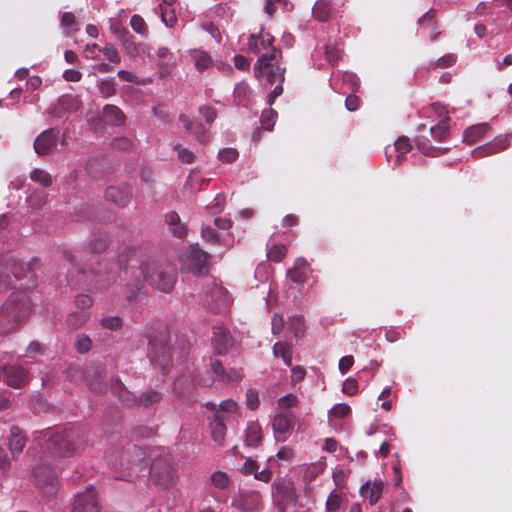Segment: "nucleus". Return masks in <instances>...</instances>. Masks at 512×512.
Returning <instances> with one entry per match:
<instances>
[{
    "mask_svg": "<svg viewBox=\"0 0 512 512\" xmlns=\"http://www.w3.org/2000/svg\"><path fill=\"white\" fill-rule=\"evenodd\" d=\"M286 67L282 65V52L272 49L271 53L259 56L254 65V74L258 79L265 78L269 84H275V88L269 93L267 102L271 106L276 98L283 93Z\"/></svg>",
    "mask_w": 512,
    "mask_h": 512,
    "instance_id": "1",
    "label": "nucleus"
},
{
    "mask_svg": "<svg viewBox=\"0 0 512 512\" xmlns=\"http://www.w3.org/2000/svg\"><path fill=\"white\" fill-rule=\"evenodd\" d=\"M31 309L32 304L27 292L14 291L0 309V334L8 335L14 332L29 316Z\"/></svg>",
    "mask_w": 512,
    "mask_h": 512,
    "instance_id": "2",
    "label": "nucleus"
},
{
    "mask_svg": "<svg viewBox=\"0 0 512 512\" xmlns=\"http://www.w3.org/2000/svg\"><path fill=\"white\" fill-rule=\"evenodd\" d=\"M41 437L45 449L59 456L74 454L85 442L83 433L76 428L62 431L44 430L41 432Z\"/></svg>",
    "mask_w": 512,
    "mask_h": 512,
    "instance_id": "3",
    "label": "nucleus"
},
{
    "mask_svg": "<svg viewBox=\"0 0 512 512\" xmlns=\"http://www.w3.org/2000/svg\"><path fill=\"white\" fill-rule=\"evenodd\" d=\"M67 261L73 266L68 273V282L71 285H85L91 290H103L109 287L115 277L110 273H101L90 269L88 271L78 267L77 257L71 252H64Z\"/></svg>",
    "mask_w": 512,
    "mask_h": 512,
    "instance_id": "4",
    "label": "nucleus"
},
{
    "mask_svg": "<svg viewBox=\"0 0 512 512\" xmlns=\"http://www.w3.org/2000/svg\"><path fill=\"white\" fill-rule=\"evenodd\" d=\"M140 268L149 285L164 293H170L173 290L176 283V270L171 264L149 260Z\"/></svg>",
    "mask_w": 512,
    "mask_h": 512,
    "instance_id": "5",
    "label": "nucleus"
},
{
    "mask_svg": "<svg viewBox=\"0 0 512 512\" xmlns=\"http://www.w3.org/2000/svg\"><path fill=\"white\" fill-rule=\"evenodd\" d=\"M150 476L154 484L161 488L172 487L178 479L176 468L167 457H159L153 461Z\"/></svg>",
    "mask_w": 512,
    "mask_h": 512,
    "instance_id": "6",
    "label": "nucleus"
},
{
    "mask_svg": "<svg viewBox=\"0 0 512 512\" xmlns=\"http://www.w3.org/2000/svg\"><path fill=\"white\" fill-rule=\"evenodd\" d=\"M149 358L152 365L163 372L168 368L172 356L165 335L161 334L149 340Z\"/></svg>",
    "mask_w": 512,
    "mask_h": 512,
    "instance_id": "7",
    "label": "nucleus"
},
{
    "mask_svg": "<svg viewBox=\"0 0 512 512\" xmlns=\"http://www.w3.org/2000/svg\"><path fill=\"white\" fill-rule=\"evenodd\" d=\"M33 476L37 487L47 496L57 492V478L53 469L47 464H37L33 468Z\"/></svg>",
    "mask_w": 512,
    "mask_h": 512,
    "instance_id": "8",
    "label": "nucleus"
},
{
    "mask_svg": "<svg viewBox=\"0 0 512 512\" xmlns=\"http://www.w3.org/2000/svg\"><path fill=\"white\" fill-rule=\"evenodd\" d=\"M208 253L196 246H191L183 258L182 269L196 275L208 272Z\"/></svg>",
    "mask_w": 512,
    "mask_h": 512,
    "instance_id": "9",
    "label": "nucleus"
},
{
    "mask_svg": "<svg viewBox=\"0 0 512 512\" xmlns=\"http://www.w3.org/2000/svg\"><path fill=\"white\" fill-rule=\"evenodd\" d=\"M101 505L98 494L93 486L75 496L73 512H100Z\"/></svg>",
    "mask_w": 512,
    "mask_h": 512,
    "instance_id": "10",
    "label": "nucleus"
},
{
    "mask_svg": "<svg viewBox=\"0 0 512 512\" xmlns=\"http://www.w3.org/2000/svg\"><path fill=\"white\" fill-rule=\"evenodd\" d=\"M5 383L14 388H23L30 380L29 371L19 365H2Z\"/></svg>",
    "mask_w": 512,
    "mask_h": 512,
    "instance_id": "11",
    "label": "nucleus"
},
{
    "mask_svg": "<svg viewBox=\"0 0 512 512\" xmlns=\"http://www.w3.org/2000/svg\"><path fill=\"white\" fill-rule=\"evenodd\" d=\"M262 504V497L257 491L241 492L232 500V507L240 512H258Z\"/></svg>",
    "mask_w": 512,
    "mask_h": 512,
    "instance_id": "12",
    "label": "nucleus"
},
{
    "mask_svg": "<svg viewBox=\"0 0 512 512\" xmlns=\"http://www.w3.org/2000/svg\"><path fill=\"white\" fill-rule=\"evenodd\" d=\"M433 111L439 116L443 117L436 126L430 128V133L435 141L442 142L449 137V121L448 111L445 106L440 104L432 105Z\"/></svg>",
    "mask_w": 512,
    "mask_h": 512,
    "instance_id": "13",
    "label": "nucleus"
},
{
    "mask_svg": "<svg viewBox=\"0 0 512 512\" xmlns=\"http://www.w3.org/2000/svg\"><path fill=\"white\" fill-rule=\"evenodd\" d=\"M59 130L50 128L43 131L34 141V150L40 155L44 156L49 154L57 144Z\"/></svg>",
    "mask_w": 512,
    "mask_h": 512,
    "instance_id": "14",
    "label": "nucleus"
},
{
    "mask_svg": "<svg viewBox=\"0 0 512 512\" xmlns=\"http://www.w3.org/2000/svg\"><path fill=\"white\" fill-rule=\"evenodd\" d=\"M312 272L310 264L304 257H298L291 268L287 270V278L295 284H304Z\"/></svg>",
    "mask_w": 512,
    "mask_h": 512,
    "instance_id": "15",
    "label": "nucleus"
},
{
    "mask_svg": "<svg viewBox=\"0 0 512 512\" xmlns=\"http://www.w3.org/2000/svg\"><path fill=\"white\" fill-rule=\"evenodd\" d=\"M509 146L507 138L496 137L493 141L478 146L473 150V157L480 159L504 151Z\"/></svg>",
    "mask_w": 512,
    "mask_h": 512,
    "instance_id": "16",
    "label": "nucleus"
},
{
    "mask_svg": "<svg viewBox=\"0 0 512 512\" xmlns=\"http://www.w3.org/2000/svg\"><path fill=\"white\" fill-rule=\"evenodd\" d=\"M274 42V37L268 33L261 31L259 35H251L249 38V47L252 52L255 54H260L262 56L265 53H271L272 44Z\"/></svg>",
    "mask_w": 512,
    "mask_h": 512,
    "instance_id": "17",
    "label": "nucleus"
},
{
    "mask_svg": "<svg viewBox=\"0 0 512 512\" xmlns=\"http://www.w3.org/2000/svg\"><path fill=\"white\" fill-rule=\"evenodd\" d=\"M132 197L131 188L128 185L110 186L106 189L105 198L120 207L128 205Z\"/></svg>",
    "mask_w": 512,
    "mask_h": 512,
    "instance_id": "18",
    "label": "nucleus"
},
{
    "mask_svg": "<svg viewBox=\"0 0 512 512\" xmlns=\"http://www.w3.org/2000/svg\"><path fill=\"white\" fill-rule=\"evenodd\" d=\"M212 345L216 353L226 354L232 346V337L227 328L218 326L213 328Z\"/></svg>",
    "mask_w": 512,
    "mask_h": 512,
    "instance_id": "19",
    "label": "nucleus"
},
{
    "mask_svg": "<svg viewBox=\"0 0 512 512\" xmlns=\"http://www.w3.org/2000/svg\"><path fill=\"white\" fill-rule=\"evenodd\" d=\"M8 445L13 458L17 459L26 445V435L18 426H11Z\"/></svg>",
    "mask_w": 512,
    "mask_h": 512,
    "instance_id": "20",
    "label": "nucleus"
},
{
    "mask_svg": "<svg viewBox=\"0 0 512 512\" xmlns=\"http://www.w3.org/2000/svg\"><path fill=\"white\" fill-rule=\"evenodd\" d=\"M226 420L227 417L221 411H216L213 420L210 423L211 436L215 443L220 446L224 445L226 435Z\"/></svg>",
    "mask_w": 512,
    "mask_h": 512,
    "instance_id": "21",
    "label": "nucleus"
},
{
    "mask_svg": "<svg viewBox=\"0 0 512 512\" xmlns=\"http://www.w3.org/2000/svg\"><path fill=\"white\" fill-rule=\"evenodd\" d=\"M332 15L329 0H317L312 7V17L318 22H327Z\"/></svg>",
    "mask_w": 512,
    "mask_h": 512,
    "instance_id": "22",
    "label": "nucleus"
},
{
    "mask_svg": "<svg viewBox=\"0 0 512 512\" xmlns=\"http://www.w3.org/2000/svg\"><path fill=\"white\" fill-rule=\"evenodd\" d=\"M263 439L262 428L257 422H249L246 428L245 443L249 447H257Z\"/></svg>",
    "mask_w": 512,
    "mask_h": 512,
    "instance_id": "23",
    "label": "nucleus"
},
{
    "mask_svg": "<svg viewBox=\"0 0 512 512\" xmlns=\"http://www.w3.org/2000/svg\"><path fill=\"white\" fill-rule=\"evenodd\" d=\"M104 120L112 125L120 126L125 123V115L120 108L115 105H106L103 108Z\"/></svg>",
    "mask_w": 512,
    "mask_h": 512,
    "instance_id": "24",
    "label": "nucleus"
},
{
    "mask_svg": "<svg viewBox=\"0 0 512 512\" xmlns=\"http://www.w3.org/2000/svg\"><path fill=\"white\" fill-rule=\"evenodd\" d=\"M489 130L487 123H479L468 127L464 132V139L467 143L472 144L481 140Z\"/></svg>",
    "mask_w": 512,
    "mask_h": 512,
    "instance_id": "25",
    "label": "nucleus"
},
{
    "mask_svg": "<svg viewBox=\"0 0 512 512\" xmlns=\"http://www.w3.org/2000/svg\"><path fill=\"white\" fill-rule=\"evenodd\" d=\"M162 400V393L154 390L149 389L145 392H143L141 395H139L137 398H135L134 402L137 406L142 407H149L151 405H154Z\"/></svg>",
    "mask_w": 512,
    "mask_h": 512,
    "instance_id": "26",
    "label": "nucleus"
},
{
    "mask_svg": "<svg viewBox=\"0 0 512 512\" xmlns=\"http://www.w3.org/2000/svg\"><path fill=\"white\" fill-rule=\"evenodd\" d=\"M273 354L275 357H281L284 363L290 367L292 365V344L278 341L273 345Z\"/></svg>",
    "mask_w": 512,
    "mask_h": 512,
    "instance_id": "27",
    "label": "nucleus"
},
{
    "mask_svg": "<svg viewBox=\"0 0 512 512\" xmlns=\"http://www.w3.org/2000/svg\"><path fill=\"white\" fill-rule=\"evenodd\" d=\"M272 428L277 434H286L292 430L293 423L288 415L279 413L272 419Z\"/></svg>",
    "mask_w": 512,
    "mask_h": 512,
    "instance_id": "28",
    "label": "nucleus"
},
{
    "mask_svg": "<svg viewBox=\"0 0 512 512\" xmlns=\"http://www.w3.org/2000/svg\"><path fill=\"white\" fill-rule=\"evenodd\" d=\"M90 318V314L86 311L70 313L67 316L66 323L73 330L81 328Z\"/></svg>",
    "mask_w": 512,
    "mask_h": 512,
    "instance_id": "29",
    "label": "nucleus"
},
{
    "mask_svg": "<svg viewBox=\"0 0 512 512\" xmlns=\"http://www.w3.org/2000/svg\"><path fill=\"white\" fill-rule=\"evenodd\" d=\"M22 269V265L14 264L13 266V276L10 275H4L3 268L0 267V293L5 291L7 288H9L13 284L14 279H19L21 276L19 274V270Z\"/></svg>",
    "mask_w": 512,
    "mask_h": 512,
    "instance_id": "30",
    "label": "nucleus"
},
{
    "mask_svg": "<svg viewBox=\"0 0 512 512\" xmlns=\"http://www.w3.org/2000/svg\"><path fill=\"white\" fill-rule=\"evenodd\" d=\"M394 149L396 152H398V155L396 156V162L400 164L403 160V156L412 149V145L409 138L405 136L399 137L395 141Z\"/></svg>",
    "mask_w": 512,
    "mask_h": 512,
    "instance_id": "31",
    "label": "nucleus"
},
{
    "mask_svg": "<svg viewBox=\"0 0 512 512\" xmlns=\"http://www.w3.org/2000/svg\"><path fill=\"white\" fill-rule=\"evenodd\" d=\"M30 178L43 187H50L53 183L52 176L47 171L40 168L33 169L30 173Z\"/></svg>",
    "mask_w": 512,
    "mask_h": 512,
    "instance_id": "32",
    "label": "nucleus"
},
{
    "mask_svg": "<svg viewBox=\"0 0 512 512\" xmlns=\"http://www.w3.org/2000/svg\"><path fill=\"white\" fill-rule=\"evenodd\" d=\"M369 491V501L373 505L375 504L383 491V483L381 481L374 482L371 486L369 484H366L361 488V492L365 493Z\"/></svg>",
    "mask_w": 512,
    "mask_h": 512,
    "instance_id": "33",
    "label": "nucleus"
},
{
    "mask_svg": "<svg viewBox=\"0 0 512 512\" xmlns=\"http://www.w3.org/2000/svg\"><path fill=\"white\" fill-rule=\"evenodd\" d=\"M192 56L198 71H203L212 65L211 56L204 51H195Z\"/></svg>",
    "mask_w": 512,
    "mask_h": 512,
    "instance_id": "34",
    "label": "nucleus"
},
{
    "mask_svg": "<svg viewBox=\"0 0 512 512\" xmlns=\"http://www.w3.org/2000/svg\"><path fill=\"white\" fill-rule=\"evenodd\" d=\"M47 193L40 190H35L31 193V195L27 198V202L32 208L40 209L43 207L47 201Z\"/></svg>",
    "mask_w": 512,
    "mask_h": 512,
    "instance_id": "35",
    "label": "nucleus"
},
{
    "mask_svg": "<svg viewBox=\"0 0 512 512\" xmlns=\"http://www.w3.org/2000/svg\"><path fill=\"white\" fill-rule=\"evenodd\" d=\"M162 22L167 27H174L177 22L175 11L171 6L159 5Z\"/></svg>",
    "mask_w": 512,
    "mask_h": 512,
    "instance_id": "36",
    "label": "nucleus"
},
{
    "mask_svg": "<svg viewBox=\"0 0 512 512\" xmlns=\"http://www.w3.org/2000/svg\"><path fill=\"white\" fill-rule=\"evenodd\" d=\"M207 409H210L212 411H221L224 416L227 412H235L238 408L237 403L232 399L224 400L220 403V409H216V404L212 402H208L206 404Z\"/></svg>",
    "mask_w": 512,
    "mask_h": 512,
    "instance_id": "37",
    "label": "nucleus"
},
{
    "mask_svg": "<svg viewBox=\"0 0 512 512\" xmlns=\"http://www.w3.org/2000/svg\"><path fill=\"white\" fill-rule=\"evenodd\" d=\"M276 118H277V112L274 109H272V108L265 109L261 115V124H262L263 128L265 130L271 131L275 125Z\"/></svg>",
    "mask_w": 512,
    "mask_h": 512,
    "instance_id": "38",
    "label": "nucleus"
},
{
    "mask_svg": "<svg viewBox=\"0 0 512 512\" xmlns=\"http://www.w3.org/2000/svg\"><path fill=\"white\" fill-rule=\"evenodd\" d=\"M131 28L141 36L148 35V26L145 20L138 14H135L130 19Z\"/></svg>",
    "mask_w": 512,
    "mask_h": 512,
    "instance_id": "39",
    "label": "nucleus"
},
{
    "mask_svg": "<svg viewBox=\"0 0 512 512\" xmlns=\"http://www.w3.org/2000/svg\"><path fill=\"white\" fill-rule=\"evenodd\" d=\"M58 107L61 108L64 111H75L78 109V101L77 99L72 95H63L58 100Z\"/></svg>",
    "mask_w": 512,
    "mask_h": 512,
    "instance_id": "40",
    "label": "nucleus"
},
{
    "mask_svg": "<svg viewBox=\"0 0 512 512\" xmlns=\"http://www.w3.org/2000/svg\"><path fill=\"white\" fill-rule=\"evenodd\" d=\"M100 324L103 328L117 331L123 326V321L119 316H107L101 319Z\"/></svg>",
    "mask_w": 512,
    "mask_h": 512,
    "instance_id": "41",
    "label": "nucleus"
},
{
    "mask_svg": "<svg viewBox=\"0 0 512 512\" xmlns=\"http://www.w3.org/2000/svg\"><path fill=\"white\" fill-rule=\"evenodd\" d=\"M342 503V495L340 493H337L336 491H332L327 500H326V511L327 512H336L339 510Z\"/></svg>",
    "mask_w": 512,
    "mask_h": 512,
    "instance_id": "42",
    "label": "nucleus"
},
{
    "mask_svg": "<svg viewBox=\"0 0 512 512\" xmlns=\"http://www.w3.org/2000/svg\"><path fill=\"white\" fill-rule=\"evenodd\" d=\"M178 159L185 164H191L195 161V154L188 148L182 147L180 144L174 146Z\"/></svg>",
    "mask_w": 512,
    "mask_h": 512,
    "instance_id": "43",
    "label": "nucleus"
},
{
    "mask_svg": "<svg viewBox=\"0 0 512 512\" xmlns=\"http://www.w3.org/2000/svg\"><path fill=\"white\" fill-rule=\"evenodd\" d=\"M289 329L293 332L295 337H300L304 333V317L295 315L289 321Z\"/></svg>",
    "mask_w": 512,
    "mask_h": 512,
    "instance_id": "44",
    "label": "nucleus"
},
{
    "mask_svg": "<svg viewBox=\"0 0 512 512\" xmlns=\"http://www.w3.org/2000/svg\"><path fill=\"white\" fill-rule=\"evenodd\" d=\"M286 253L287 249L284 245H273L268 252V258L278 263L284 259Z\"/></svg>",
    "mask_w": 512,
    "mask_h": 512,
    "instance_id": "45",
    "label": "nucleus"
},
{
    "mask_svg": "<svg viewBox=\"0 0 512 512\" xmlns=\"http://www.w3.org/2000/svg\"><path fill=\"white\" fill-rule=\"evenodd\" d=\"M211 481L216 488L221 490L226 489L229 485V478L227 474L221 471L213 473L211 476Z\"/></svg>",
    "mask_w": 512,
    "mask_h": 512,
    "instance_id": "46",
    "label": "nucleus"
},
{
    "mask_svg": "<svg viewBox=\"0 0 512 512\" xmlns=\"http://www.w3.org/2000/svg\"><path fill=\"white\" fill-rule=\"evenodd\" d=\"M219 159L224 163H232L234 162L238 156L239 153L234 148H224L219 151Z\"/></svg>",
    "mask_w": 512,
    "mask_h": 512,
    "instance_id": "47",
    "label": "nucleus"
},
{
    "mask_svg": "<svg viewBox=\"0 0 512 512\" xmlns=\"http://www.w3.org/2000/svg\"><path fill=\"white\" fill-rule=\"evenodd\" d=\"M75 346L79 353H87L92 347V341L87 335L81 334L78 336Z\"/></svg>",
    "mask_w": 512,
    "mask_h": 512,
    "instance_id": "48",
    "label": "nucleus"
},
{
    "mask_svg": "<svg viewBox=\"0 0 512 512\" xmlns=\"http://www.w3.org/2000/svg\"><path fill=\"white\" fill-rule=\"evenodd\" d=\"M102 52L110 62L114 64H119L121 62L120 54L114 46L106 45L102 49Z\"/></svg>",
    "mask_w": 512,
    "mask_h": 512,
    "instance_id": "49",
    "label": "nucleus"
},
{
    "mask_svg": "<svg viewBox=\"0 0 512 512\" xmlns=\"http://www.w3.org/2000/svg\"><path fill=\"white\" fill-rule=\"evenodd\" d=\"M285 326L284 318L281 314L275 313L271 321V331L274 335H279Z\"/></svg>",
    "mask_w": 512,
    "mask_h": 512,
    "instance_id": "50",
    "label": "nucleus"
},
{
    "mask_svg": "<svg viewBox=\"0 0 512 512\" xmlns=\"http://www.w3.org/2000/svg\"><path fill=\"white\" fill-rule=\"evenodd\" d=\"M246 403L249 409L256 410L260 403L258 392L254 389H248L246 392Z\"/></svg>",
    "mask_w": 512,
    "mask_h": 512,
    "instance_id": "51",
    "label": "nucleus"
},
{
    "mask_svg": "<svg viewBox=\"0 0 512 512\" xmlns=\"http://www.w3.org/2000/svg\"><path fill=\"white\" fill-rule=\"evenodd\" d=\"M342 391H343V393H345L346 395H349V396L356 395L358 393L357 380H355L353 378L346 379V381L343 383Z\"/></svg>",
    "mask_w": 512,
    "mask_h": 512,
    "instance_id": "52",
    "label": "nucleus"
},
{
    "mask_svg": "<svg viewBox=\"0 0 512 512\" xmlns=\"http://www.w3.org/2000/svg\"><path fill=\"white\" fill-rule=\"evenodd\" d=\"M455 56L452 54L444 55L440 57L435 62L431 63V66L438 67V68H447L452 66L455 63Z\"/></svg>",
    "mask_w": 512,
    "mask_h": 512,
    "instance_id": "53",
    "label": "nucleus"
},
{
    "mask_svg": "<svg viewBox=\"0 0 512 512\" xmlns=\"http://www.w3.org/2000/svg\"><path fill=\"white\" fill-rule=\"evenodd\" d=\"M199 113L205 118L207 123H212L217 117V110L212 106H201Z\"/></svg>",
    "mask_w": 512,
    "mask_h": 512,
    "instance_id": "54",
    "label": "nucleus"
},
{
    "mask_svg": "<svg viewBox=\"0 0 512 512\" xmlns=\"http://www.w3.org/2000/svg\"><path fill=\"white\" fill-rule=\"evenodd\" d=\"M259 469V464L256 460H253L251 458L246 459L243 467L241 468V472L244 475H255L257 470Z\"/></svg>",
    "mask_w": 512,
    "mask_h": 512,
    "instance_id": "55",
    "label": "nucleus"
},
{
    "mask_svg": "<svg viewBox=\"0 0 512 512\" xmlns=\"http://www.w3.org/2000/svg\"><path fill=\"white\" fill-rule=\"evenodd\" d=\"M92 299L86 294H80L75 299V305L81 311H84L92 306Z\"/></svg>",
    "mask_w": 512,
    "mask_h": 512,
    "instance_id": "56",
    "label": "nucleus"
},
{
    "mask_svg": "<svg viewBox=\"0 0 512 512\" xmlns=\"http://www.w3.org/2000/svg\"><path fill=\"white\" fill-rule=\"evenodd\" d=\"M351 412V408L347 404H337L335 405L331 413L336 418H345Z\"/></svg>",
    "mask_w": 512,
    "mask_h": 512,
    "instance_id": "57",
    "label": "nucleus"
},
{
    "mask_svg": "<svg viewBox=\"0 0 512 512\" xmlns=\"http://www.w3.org/2000/svg\"><path fill=\"white\" fill-rule=\"evenodd\" d=\"M114 32L116 34H118V37L123 42V45L125 46V48L127 50L129 49L130 46H133V43L130 41V39L132 38V35L126 28H121V29L115 28Z\"/></svg>",
    "mask_w": 512,
    "mask_h": 512,
    "instance_id": "58",
    "label": "nucleus"
},
{
    "mask_svg": "<svg viewBox=\"0 0 512 512\" xmlns=\"http://www.w3.org/2000/svg\"><path fill=\"white\" fill-rule=\"evenodd\" d=\"M115 84L111 80H104L100 84V92L104 97H110L115 94Z\"/></svg>",
    "mask_w": 512,
    "mask_h": 512,
    "instance_id": "59",
    "label": "nucleus"
},
{
    "mask_svg": "<svg viewBox=\"0 0 512 512\" xmlns=\"http://www.w3.org/2000/svg\"><path fill=\"white\" fill-rule=\"evenodd\" d=\"M297 402H298L297 397L291 393L281 397L278 400L279 406L283 409L291 408V407L295 406L297 404Z\"/></svg>",
    "mask_w": 512,
    "mask_h": 512,
    "instance_id": "60",
    "label": "nucleus"
},
{
    "mask_svg": "<svg viewBox=\"0 0 512 512\" xmlns=\"http://www.w3.org/2000/svg\"><path fill=\"white\" fill-rule=\"evenodd\" d=\"M191 133L195 135L199 142L204 143L208 139L207 131L201 123H196Z\"/></svg>",
    "mask_w": 512,
    "mask_h": 512,
    "instance_id": "61",
    "label": "nucleus"
},
{
    "mask_svg": "<svg viewBox=\"0 0 512 512\" xmlns=\"http://www.w3.org/2000/svg\"><path fill=\"white\" fill-rule=\"evenodd\" d=\"M210 367L213 373L222 381H225L226 371L219 360H212L210 363Z\"/></svg>",
    "mask_w": 512,
    "mask_h": 512,
    "instance_id": "62",
    "label": "nucleus"
},
{
    "mask_svg": "<svg viewBox=\"0 0 512 512\" xmlns=\"http://www.w3.org/2000/svg\"><path fill=\"white\" fill-rule=\"evenodd\" d=\"M353 364H354L353 356L347 355V356H343L339 360L338 367L342 374H346L350 370V368L352 367Z\"/></svg>",
    "mask_w": 512,
    "mask_h": 512,
    "instance_id": "63",
    "label": "nucleus"
},
{
    "mask_svg": "<svg viewBox=\"0 0 512 512\" xmlns=\"http://www.w3.org/2000/svg\"><path fill=\"white\" fill-rule=\"evenodd\" d=\"M112 147L117 150L125 151L132 147V142L125 137L116 138L112 142Z\"/></svg>",
    "mask_w": 512,
    "mask_h": 512,
    "instance_id": "64",
    "label": "nucleus"
}]
</instances>
